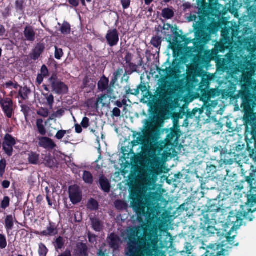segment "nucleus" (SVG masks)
<instances>
[{"instance_id":"f257e3e1","label":"nucleus","mask_w":256,"mask_h":256,"mask_svg":"<svg viewBox=\"0 0 256 256\" xmlns=\"http://www.w3.org/2000/svg\"><path fill=\"white\" fill-rule=\"evenodd\" d=\"M198 20L190 16L195 38L192 52H224L232 49L239 38L240 26L224 18V6L218 0H196Z\"/></svg>"},{"instance_id":"f03ea898","label":"nucleus","mask_w":256,"mask_h":256,"mask_svg":"<svg viewBox=\"0 0 256 256\" xmlns=\"http://www.w3.org/2000/svg\"><path fill=\"white\" fill-rule=\"evenodd\" d=\"M142 224L143 236H139L140 230L137 228H132L128 232V249L132 256H135L138 248V252L142 256H152L154 249L158 246L159 226L152 221L144 218Z\"/></svg>"},{"instance_id":"7ed1b4c3","label":"nucleus","mask_w":256,"mask_h":256,"mask_svg":"<svg viewBox=\"0 0 256 256\" xmlns=\"http://www.w3.org/2000/svg\"><path fill=\"white\" fill-rule=\"evenodd\" d=\"M134 184L135 178H130L128 184L131 188L130 194L132 200L130 205L136 213L138 222H144V218H145L160 226L164 217L158 204L159 196L156 193H150L144 200L138 190L132 188Z\"/></svg>"},{"instance_id":"20e7f679","label":"nucleus","mask_w":256,"mask_h":256,"mask_svg":"<svg viewBox=\"0 0 256 256\" xmlns=\"http://www.w3.org/2000/svg\"><path fill=\"white\" fill-rule=\"evenodd\" d=\"M242 100V108L244 112L243 118L246 126L245 140L247 147L254 141V150H256V116L254 108H256V86L252 92L248 90H245L240 93Z\"/></svg>"},{"instance_id":"39448f33","label":"nucleus","mask_w":256,"mask_h":256,"mask_svg":"<svg viewBox=\"0 0 256 256\" xmlns=\"http://www.w3.org/2000/svg\"><path fill=\"white\" fill-rule=\"evenodd\" d=\"M248 212H250V210H248L244 207V209H242L240 208L239 211L236 212L232 211L229 213L228 222L234 224L232 230H234L235 226L238 228L242 226L244 220H246L248 222H252L253 220L254 216H248Z\"/></svg>"},{"instance_id":"423d86ee","label":"nucleus","mask_w":256,"mask_h":256,"mask_svg":"<svg viewBox=\"0 0 256 256\" xmlns=\"http://www.w3.org/2000/svg\"><path fill=\"white\" fill-rule=\"evenodd\" d=\"M161 172L158 163L155 160L150 161L142 175V182L148 186H150L155 182L158 175Z\"/></svg>"},{"instance_id":"0eeeda50","label":"nucleus","mask_w":256,"mask_h":256,"mask_svg":"<svg viewBox=\"0 0 256 256\" xmlns=\"http://www.w3.org/2000/svg\"><path fill=\"white\" fill-rule=\"evenodd\" d=\"M48 84H44L42 87L46 92H50L48 86H50L52 91L58 94H64L68 93V88L64 82L58 80L57 74L54 73L48 80Z\"/></svg>"},{"instance_id":"6e6552de","label":"nucleus","mask_w":256,"mask_h":256,"mask_svg":"<svg viewBox=\"0 0 256 256\" xmlns=\"http://www.w3.org/2000/svg\"><path fill=\"white\" fill-rule=\"evenodd\" d=\"M148 95L152 99L153 106H151L150 114L154 115L156 114V104L159 102H164L167 99L168 94L167 92V86L166 84H162L157 88L154 95H153L150 91L147 92Z\"/></svg>"},{"instance_id":"1a4fd4ad","label":"nucleus","mask_w":256,"mask_h":256,"mask_svg":"<svg viewBox=\"0 0 256 256\" xmlns=\"http://www.w3.org/2000/svg\"><path fill=\"white\" fill-rule=\"evenodd\" d=\"M224 242L210 244L202 256H228L229 252L224 248Z\"/></svg>"},{"instance_id":"9d476101","label":"nucleus","mask_w":256,"mask_h":256,"mask_svg":"<svg viewBox=\"0 0 256 256\" xmlns=\"http://www.w3.org/2000/svg\"><path fill=\"white\" fill-rule=\"evenodd\" d=\"M109 79L106 78L104 75H103L98 82V88L101 92H104L106 91L108 94V98H116L114 95V86L111 85V81L109 84Z\"/></svg>"},{"instance_id":"9b49d317","label":"nucleus","mask_w":256,"mask_h":256,"mask_svg":"<svg viewBox=\"0 0 256 256\" xmlns=\"http://www.w3.org/2000/svg\"><path fill=\"white\" fill-rule=\"evenodd\" d=\"M0 106L5 116L8 118H12L14 112L12 100L9 98H1Z\"/></svg>"},{"instance_id":"f8f14e48","label":"nucleus","mask_w":256,"mask_h":256,"mask_svg":"<svg viewBox=\"0 0 256 256\" xmlns=\"http://www.w3.org/2000/svg\"><path fill=\"white\" fill-rule=\"evenodd\" d=\"M180 134V126L174 124V128H170V133L166 136V144L169 145L177 144Z\"/></svg>"},{"instance_id":"ddd939ff","label":"nucleus","mask_w":256,"mask_h":256,"mask_svg":"<svg viewBox=\"0 0 256 256\" xmlns=\"http://www.w3.org/2000/svg\"><path fill=\"white\" fill-rule=\"evenodd\" d=\"M69 198L72 204H76L81 202L82 194L80 190V188L77 186H71L68 190Z\"/></svg>"},{"instance_id":"4468645a","label":"nucleus","mask_w":256,"mask_h":256,"mask_svg":"<svg viewBox=\"0 0 256 256\" xmlns=\"http://www.w3.org/2000/svg\"><path fill=\"white\" fill-rule=\"evenodd\" d=\"M107 44L110 47L116 46L119 42V34L116 28L108 30L106 36Z\"/></svg>"},{"instance_id":"2eb2a0df","label":"nucleus","mask_w":256,"mask_h":256,"mask_svg":"<svg viewBox=\"0 0 256 256\" xmlns=\"http://www.w3.org/2000/svg\"><path fill=\"white\" fill-rule=\"evenodd\" d=\"M41 236H52L58 234L57 226L54 222H50L46 230L36 233Z\"/></svg>"},{"instance_id":"dca6fc26","label":"nucleus","mask_w":256,"mask_h":256,"mask_svg":"<svg viewBox=\"0 0 256 256\" xmlns=\"http://www.w3.org/2000/svg\"><path fill=\"white\" fill-rule=\"evenodd\" d=\"M38 140L39 146L45 149L53 150L56 146L53 140L48 137L40 136L38 138Z\"/></svg>"},{"instance_id":"f3484780","label":"nucleus","mask_w":256,"mask_h":256,"mask_svg":"<svg viewBox=\"0 0 256 256\" xmlns=\"http://www.w3.org/2000/svg\"><path fill=\"white\" fill-rule=\"evenodd\" d=\"M44 49L45 46L43 43H38L30 54L31 59L34 60H38L44 52Z\"/></svg>"},{"instance_id":"a211bd4d","label":"nucleus","mask_w":256,"mask_h":256,"mask_svg":"<svg viewBox=\"0 0 256 256\" xmlns=\"http://www.w3.org/2000/svg\"><path fill=\"white\" fill-rule=\"evenodd\" d=\"M107 242L111 248L116 250L119 247L120 239L118 236L112 232L108 236Z\"/></svg>"},{"instance_id":"6ab92c4d","label":"nucleus","mask_w":256,"mask_h":256,"mask_svg":"<svg viewBox=\"0 0 256 256\" xmlns=\"http://www.w3.org/2000/svg\"><path fill=\"white\" fill-rule=\"evenodd\" d=\"M174 32L172 26L169 24H164L162 30V34L166 37L168 42H170L172 36Z\"/></svg>"},{"instance_id":"aec40b11","label":"nucleus","mask_w":256,"mask_h":256,"mask_svg":"<svg viewBox=\"0 0 256 256\" xmlns=\"http://www.w3.org/2000/svg\"><path fill=\"white\" fill-rule=\"evenodd\" d=\"M24 35L26 40L32 42L36 39V34L34 28L30 26H26L24 31Z\"/></svg>"},{"instance_id":"412c9836","label":"nucleus","mask_w":256,"mask_h":256,"mask_svg":"<svg viewBox=\"0 0 256 256\" xmlns=\"http://www.w3.org/2000/svg\"><path fill=\"white\" fill-rule=\"evenodd\" d=\"M99 184L101 190L104 192L108 193L110 190V184L108 179L104 175H102L99 178Z\"/></svg>"},{"instance_id":"4be33fe9","label":"nucleus","mask_w":256,"mask_h":256,"mask_svg":"<svg viewBox=\"0 0 256 256\" xmlns=\"http://www.w3.org/2000/svg\"><path fill=\"white\" fill-rule=\"evenodd\" d=\"M221 210L220 202L216 199L212 200L208 203L207 212H217Z\"/></svg>"},{"instance_id":"5701e85b","label":"nucleus","mask_w":256,"mask_h":256,"mask_svg":"<svg viewBox=\"0 0 256 256\" xmlns=\"http://www.w3.org/2000/svg\"><path fill=\"white\" fill-rule=\"evenodd\" d=\"M92 228L97 232H100L103 230V222L98 218L96 217L90 218Z\"/></svg>"},{"instance_id":"b1692460","label":"nucleus","mask_w":256,"mask_h":256,"mask_svg":"<svg viewBox=\"0 0 256 256\" xmlns=\"http://www.w3.org/2000/svg\"><path fill=\"white\" fill-rule=\"evenodd\" d=\"M60 26L59 31L61 34L66 36L70 34L71 31V26L69 22L64 21L62 24L58 23Z\"/></svg>"},{"instance_id":"393cba45","label":"nucleus","mask_w":256,"mask_h":256,"mask_svg":"<svg viewBox=\"0 0 256 256\" xmlns=\"http://www.w3.org/2000/svg\"><path fill=\"white\" fill-rule=\"evenodd\" d=\"M47 122H46L45 124H44V120L42 118H38L36 120V126L38 132L42 136H45L46 134V130L45 126Z\"/></svg>"},{"instance_id":"a878e982","label":"nucleus","mask_w":256,"mask_h":256,"mask_svg":"<svg viewBox=\"0 0 256 256\" xmlns=\"http://www.w3.org/2000/svg\"><path fill=\"white\" fill-rule=\"evenodd\" d=\"M15 218L14 216L10 214L6 216L4 220V226L6 231L8 233L10 230H12L14 226V220Z\"/></svg>"},{"instance_id":"bb28decb","label":"nucleus","mask_w":256,"mask_h":256,"mask_svg":"<svg viewBox=\"0 0 256 256\" xmlns=\"http://www.w3.org/2000/svg\"><path fill=\"white\" fill-rule=\"evenodd\" d=\"M88 250L86 244L79 242L76 244V252L79 256H88Z\"/></svg>"},{"instance_id":"cd10ccee","label":"nucleus","mask_w":256,"mask_h":256,"mask_svg":"<svg viewBox=\"0 0 256 256\" xmlns=\"http://www.w3.org/2000/svg\"><path fill=\"white\" fill-rule=\"evenodd\" d=\"M150 120H146L144 124L145 134L150 133L154 130L156 126V122L154 118L150 117Z\"/></svg>"},{"instance_id":"c85d7f7f","label":"nucleus","mask_w":256,"mask_h":256,"mask_svg":"<svg viewBox=\"0 0 256 256\" xmlns=\"http://www.w3.org/2000/svg\"><path fill=\"white\" fill-rule=\"evenodd\" d=\"M30 92V89L27 86H20L18 92V96L22 100H26L28 98V94Z\"/></svg>"},{"instance_id":"c756f323","label":"nucleus","mask_w":256,"mask_h":256,"mask_svg":"<svg viewBox=\"0 0 256 256\" xmlns=\"http://www.w3.org/2000/svg\"><path fill=\"white\" fill-rule=\"evenodd\" d=\"M40 154L36 152H30L28 154V161L32 164H37L38 162Z\"/></svg>"},{"instance_id":"7c9ffc66","label":"nucleus","mask_w":256,"mask_h":256,"mask_svg":"<svg viewBox=\"0 0 256 256\" xmlns=\"http://www.w3.org/2000/svg\"><path fill=\"white\" fill-rule=\"evenodd\" d=\"M249 20L256 25V6H252L248 9Z\"/></svg>"},{"instance_id":"2f4dec72","label":"nucleus","mask_w":256,"mask_h":256,"mask_svg":"<svg viewBox=\"0 0 256 256\" xmlns=\"http://www.w3.org/2000/svg\"><path fill=\"white\" fill-rule=\"evenodd\" d=\"M82 178L86 184H92L94 182V177L89 171L84 170Z\"/></svg>"},{"instance_id":"473e14b6","label":"nucleus","mask_w":256,"mask_h":256,"mask_svg":"<svg viewBox=\"0 0 256 256\" xmlns=\"http://www.w3.org/2000/svg\"><path fill=\"white\" fill-rule=\"evenodd\" d=\"M25 6V0H16L15 2L16 12H17L23 13L24 11Z\"/></svg>"},{"instance_id":"72a5a7b5","label":"nucleus","mask_w":256,"mask_h":256,"mask_svg":"<svg viewBox=\"0 0 256 256\" xmlns=\"http://www.w3.org/2000/svg\"><path fill=\"white\" fill-rule=\"evenodd\" d=\"M162 16L166 20L171 19L174 16V12L170 8H164L162 12Z\"/></svg>"},{"instance_id":"f704fd0d","label":"nucleus","mask_w":256,"mask_h":256,"mask_svg":"<svg viewBox=\"0 0 256 256\" xmlns=\"http://www.w3.org/2000/svg\"><path fill=\"white\" fill-rule=\"evenodd\" d=\"M65 240L64 238L61 236H59L57 238L55 241L54 242V245L56 250H61L62 249L64 246Z\"/></svg>"},{"instance_id":"c9c22d12","label":"nucleus","mask_w":256,"mask_h":256,"mask_svg":"<svg viewBox=\"0 0 256 256\" xmlns=\"http://www.w3.org/2000/svg\"><path fill=\"white\" fill-rule=\"evenodd\" d=\"M225 1L228 2L230 6L229 10L232 14H238V10L234 8V6L238 4V0H224ZM248 1V0H246Z\"/></svg>"},{"instance_id":"e433bc0d","label":"nucleus","mask_w":256,"mask_h":256,"mask_svg":"<svg viewBox=\"0 0 256 256\" xmlns=\"http://www.w3.org/2000/svg\"><path fill=\"white\" fill-rule=\"evenodd\" d=\"M123 72V70L121 68H118L116 72L113 74V76L111 79V85L114 86L116 83L118 82L119 77L122 75Z\"/></svg>"},{"instance_id":"4c0bfd02","label":"nucleus","mask_w":256,"mask_h":256,"mask_svg":"<svg viewBox=\"0 0 256 256\" xmlns=\"http://www.w3.org/2000/svg\"><path fill=\"white\" fill-rule=\"evenodd\" d=\"M3 144H8L12 146H14L16 144L14 138L10 134H6L4 138Z\"/></svg>"},{"instance_id":"58836bf2","label":"nucleus","mask_w":256,"mask_h":256,"mask_svg":"<svg viewBox=\"0 0 256 256\" xmlns=\"http://www.w3.org/2000/svg\"><path fill=\"white\" fill-rule=\"evenodd\" d=\"M162 38L160 36H156L152 38L150 40V44L154 47L160 49L162 44Z\"/></svg>"},{"instance_id":"ea45409f","label":"nucleus","mask_w":256,"mask_h":256,"mask_svg":"<svg viewBox=\"0 0 256 256\" xmlns=\"http://www.w3.org/2000/svg\"><path fill=\"white\" fill-rule=\"evenodd\" d=\"M48 250L46 246L42 243L38 244V254L39 256H46Z\"/></svg>"},{"instance_id":"a19ab883","label":"nucleus","mask_w":256,"mask_h":256,"mask_svg":"<svg viewBox=\"0 0 256 256\" xmlns=\"http://www.w3.org/2000/svg\"><path fill=\"white\" fill-rule=\"evenodd\" d=\"M232 230L231 229L230 230L227 234V236H226V241L231 246H238L239 243L236 242L234 241V239L235 238V237L236 236V234H234V236H231Z\"/></svg>"},{"instance_id":"79ce46f5","label":"nucleus","mask_w":256,"mask_h":256,"mask_svg":"<svg viewBox=\"0 0 256 256\" xmlns=\"http://www.w3.org/2000/svg\"><path fill=\"white\" fill-rule=\"evenodd\" d=\"M88 208L91 210H96L98 208V204L94 198H90L88 204Z\"/></svg>"},{"instance_id":"37998d69","label":"nucleus","mask_w":256,"mask_h":256,"mask_svg":"<svg viewBox=\"0 0 256 256\" xmlns=\"http://www.w3.org/2000/svg\"><path fill=\"white\" fill-rule=\"evenodd\" d=\"M137 135H138V136L136 138V140H134L132 142V146H136L140 144L142 142L143 139L142 136L139 132H134L133 134V136L135 138Z\"/></svg>"},{"instance_id":"c03bdc74","label":"nucleus","mask_w":256,"mask_h":256,"mask_svg":"<svg viewBox=\"0 0 256 256\" xmlns=\"http://www.w3.org/2000/svg\"><path fill=\"white\" fill-rule=\"evenodd\" d=\"M86 106L88 108H98V102L94 100V98H91L88 99L86 102Z\"/></svg>"},{"instance_id":"a18cd8bd","label":"nucleus","mask_w":256,"mask_h":256,"mask_svg":"<svg viewBox=\"0 0 256 256\" xmlns=\"http://www.w3.org/2000/svg\"><path fill=\"white\" fill-rule=\"evenodd\" d=\"M174 42L178 44H179L181 42H184L186 37V35L180 34L176 31H175L174 32Z\"/></svg>"},{"instance_id":"49530a36","label":"nucleus","mask_w":256,"mask_h":256,"mask_svg":"<svg viewBox=\"0 0 256 256\" xmlns=\"http://www.w3.org/2000/svg\"><path fill=\"white\" fill-rule=\"evenodd\" d=\"M2 149L8 156H11L12 155L14 150L13 146L6 144H2Z\"/></svg>"},{"instance_id":"de8ad7c7","label":"nucleus","mask_w":256,"mask_h":256,"mask_svg":"<svg viewBox=\"0 0 256 256\" xmlns=\"http://www.w3.org/2000/svg\"><path fill=\"white\" fill-rule=\"evenodd\" d=\"M10 204V198L8 196L4 197L3 200H2L0 204V208L2 209L5 210L9 206Z\"/></svg>"},{"instance_id":"09e8293b","label":"nucleus","mask_w":256,"mask_h":256,"mask_svg":"<svg viewBox=\"0 0 256 256\" xmlns=\"http://www.w3.org/2000/svg\"><path fill=\"white\" fill-rule=\"evenodd\" d=\"M54 58L57 60H60L64 56L63 50L61 48H58V46H54Z\"/></svg>"},{"instance_id":"8fccbe9b","label":"nucleus","mask_w":256,"mask_h":256,"mask_svg":"<svg viewBox=\"0 0 256 256\" xmlns=\"http://www.w3.org/2000/svg\"><path fill=\"white\" fill-rule=\"evenodd\" d=\"M6 166V162L5 159H2L0 160V176L2 177L5 172Z\"/></svg>"},{"instance_id":"3c124183","label":"nucleus","mask_w":256,"mask_h":256,"mask_svg":"<svg viewBox=\"0 0 256 256\" xmlns=\"http://www.w3.org/2000/svg\"><path fill=\"white\" fill-rule=\"evenodd\" d=\"M7 246L6 238L5 235L0 234V248L4 249Z\"/></svg>"},{"instance_id":"603ef678","label":"nucleus","mask_w":256,"mask_h":256,"mask_svg":"<svg viewBox=\"0 0 256 256\" xmlns=\"http://www.w3.org/2000/svg\"><path fill=\"white\" fill-rule=\"evenodd\" d=\"M218 230L212 226H208L206 230V234L208 236H212L213 234L217 233Z\"/></svg>"},{"instance_id":"864d4df0","label":"nucleus","mask_w":256,"mask_h":256,"mask_svg":"<svg viewBox=\"0 0 256 256\" xmlns=\"http://www.w3.org/2000/svg\"><path fill=\"white\" fill-rule=\"evenodd\" d=\"M45 96H46V99L47 101V104L48 106L52 108L54 103V96L52 94H50L48 95V94L44 95Z\"/></svg>"},{"instance_id":"5fc2aeb1","label":"nucleus","mask_w":256,"mask_h":256,"mask_svg":"<svg viewBox=\"0 0 256 256\" xmlns=\"http://www.w3.org/2000/svg\"><path fill=\"white\" fill-rule=\"evenodd\" d=\"M206 170L208 173H210L211 174H214L217 170V167L214 165L206 164Z\"/></svg>"},{"instance_id":"6e6d98bb","label":"nucleus","mask_w":256,"mask_h":256,"mask_svg":"<svg viewBox=\"0 0 256 256\" xmlns=\"http://www.w3.org/2000/svg\"><path fill=\"white\" fill-rule=\"evenodd\" d=\"M48 110L46 108H42L37 112V114L44 118H46L48 116Z\"/></svg>"},{"instance_id":"4d7b16f0","label":"nucleus","mask_w":256,"mask_h":256,"mask_svg":"<svg viewBox=\"0 0 256 256\" xmlns=\"http://www.w3.org/2000/svg\"><path fill=\"white\" fill-rule=\"evenodd\" d=\"M80 124L84 128H88L90 126V120L86 116H84Z\"/></svg>"},{"instance_id":"13d9d810","label":"nucleus","mask_w":256,"mask_h":256,"mask_svg":"<svg viewBox=\"0 0 256 256\" xmlns=\"http://www.w3.org/2000/svg\"><path fill=\"white\" fill-rule=\"evenodd\" d=\"M40 74L44 76L45 78L48 76L49 72L48 68L46 65L44 64L41 67Z\"/></svg>"},{"instance_id":"bf43d9fd","label":"nucleus","mask_w":256,"mask_h":256,"mask_svg":"<svg viewBox=\"0 0 256 256\" xmlns=\"http://www.w3.org/2000/svg\"><path fill=\"white\" fill-rule=\"evenodd\" d=\"M133 54L129 52H127L124 58V60L126 61V64H127L128 63L131 62Z\"/></svg>"},{"instance_id":"052dcab7","label":"nucleus","mask_w":256,"mask_h":256,"mask_svg":"<svg viewBox=\"0 0 256 256\" xmlns=\"http://www.w3.org/2000/svg\"><path fill=\"white\" fill-rule=\"evenodd\" d=\"M126 64L130 70L131 73L137 72L138 66H137L136 64L131 62L130 63L127 64Z\"/></svg>"},{"instance_id":"680f3d73","label":"nucleus","mask_w":256,"mask_h":256,"mask_svg":"<svg viewBox=\"0 0 256 256\" xmlns=\"http://www.w3.org/2000/svg\"><path fill=\"white\" fill-rule=\"evenodd\" d=\"M66 134V130H58L56 132L55 137L58 140H61V139H62L64 137V135Z\"/></svg>"},{"instance_id":"e2e57ef3","label":"nucleus","mask_w":256,"mask_h":256,"mask_svg":"<svg viewBox=\"0 0 256 256\" xmlns=\"http://www.w3.org/2000/svg\"><path fill=\"white\" fill-rule=\"evenodd\" d=\"M66 109L64 108H62L58 110L56 112L53 113V116H54L55 117H61L62 116L65 112Z\"/></svg>"},{"instance_id":"0e129e2a","label":"nucleus","mask_w":256,"mask_h":256,"mask_svg":"<svg viewBox=\"0 0 256 256\" xmlns=\"http://www.w3.org/2000/svg\"><path fill=\"white\" fill-rule=\"evenodd\" d=\"M130 0H120L121 4L124 10L127 9L130 7Z\"/></svg>"},{"instance_id":"69168bd1","label":"nucleus","mask_w":256,"mask_h":256,"mask_svg":"<svg viewBox=\"0 0 256 256\" xmlns=\"http://www.w3.org/2000/svg\"><path fill=\"white\" fill-rule=\"evenodd\" d=\"M121 111L118 108H114L112 110V117H119L120 116Z\"/></svg>"},{"instance_id":"338daca9","label":"nucleus","mask_w":256,"mask_h":256,"mask_svg":"<svg viewBox=\"0 0 256 256\" xmlns=\"http://www.w3.org/2000/svg\"><path fill=\"white\" fill-rule=\"evenodd\" d=\"M138 88L139 89V90H140L142 92H148V90L147 87L144 83L140 82V84L138 86Z\"/></svg>"},{"instance_id":"774afa93","label":"nucleus","mask_w":256,"mask_h":256,"mask_svg":"<svg viewBox=\"0 0 256 256\" xmlns=\"http://www.w3.org/2000/svg\"><path fill=\"white\" fill-rule=\"evenodd\" d=\"M91 80L90 78L88 76H85L83 80L82 84H83V88H88L90 86L88 84L90 82V80Z\"/></svg>"}]
</instances>
